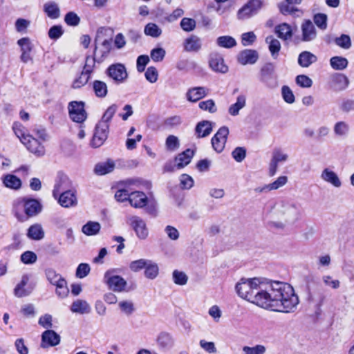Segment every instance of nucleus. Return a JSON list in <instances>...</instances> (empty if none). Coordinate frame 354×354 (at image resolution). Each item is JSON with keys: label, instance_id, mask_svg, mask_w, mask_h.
Masks as SVG:
<instances>
[{"label": "nucleus", "instance_id": "f257e3e1", "mask_svg": "<svg viewBox=\"0 0 354 354\" xmlns=\"http://www.w3.org/2000/svg\"><path fill=\"white\" fill-rule=\"evenodd\" d=\"M263 286L259 278L241 279L235 289L242 299L273 311L288 313L298 305L299 298L290 285L272 281Z\"/></svg>", "mask_w": 354, "mask_h": 354}, {"label": "nucleus", "instance_id": "f03ea898", "mask_svg": "<svg viewBox=\"0 0 354 354\" xmlns=\"http://www.w3.org/2000/svg\"><path fill=\"white\" fill-rule=\"evenodd\" d=\"M42 207L41 203L35 198H19L13 203L15 216L20 222L37 216L41 212Z\"/></svg>", "mask_w": 354, "mask_h": 354}, {"label": "nucleus", "instance_id": "7ed1b4c3", "mask_svg": "<svg viewBox=\"0 0 354 354\" xmlns=\"http://www.w3.org/2000/svg\"><path fill=\"white\" fill-rule=\"evenodd\" d=\"M12 129L21 143L26 146L30 152L37 156H42L45 154L44 147L37 139L27 133V130L21 124L15 122Z\"/></svg>", "mask_w": 354, "mask_h": 354}, {"label": "nucleus", "instance_id": "20e7f679", "mask_svg": "<svg viewBox=\"0 0 354 354\" xmlns=\"http://www.w3.org/2000/svg\"><path fill=\"white\" fill-rule=\"evenodd\" d=\"M277 214L279 218L289 224H294L301 216L299 204L290 200L281 201L277 208Z\"/></svg>", "mask_w": 354, "mask_h": 354}, {"label": "nucleus", "instance_id": "39448f33", "mask_svg": "<svg viewBox=\"0 0 354 354\" xmlns=\"http://www.w3.org/2000/svg\"><path fill=\"white\" fill-rule=\"evenodd\" d=\"M106 30L101 28L97 31L95 38L93 56L97 63H102L109 56L111 50V39H102L103 32Z\"/></svg>", "mask_w": 354, "mask_h": 354}, {"label": "nucleus", "instance_id": "423d86ee", "mask_svg": "<svg viewBox=\"0 0 354 354\" xmlns=\"http://www.w3.org/2000/svg\"><path fill=\"white\" fill-rule=\"evenodd\" d=\"M274 64L268 62L265 64L259 71L260 82L270 88H274L278 86L277 77L274 75Z\"/></svg>", "mask_w": 354, "mask_h": 354}, {"label": "nucleus", "instance_id": "0eeeda50", "mask_svg": "<svg viewBox=\"0 0 354 354\" xmlns=\"http://www.w3.org/2000/svg\"><path fill=\"white\" fill-rule=\"evenodd\" d=\"M106 75L111 78L115 84L124 83L129 76L125 66L121 63L111 64L106 70Z\"/></svg>", "mask_w": 354, "mask_h": 354}, {"label": "nucleus", "instance_id": "6e6552de", "mask_svg": "<svg viewBox=\"0 0 354 354\" xmlns=\"http://www.w3.org/2000/svg\"><path fill=\"white\" fill-rule=\"evenodd\" d=\"M84 102L72 101L68 104V113L71 119L75 122L82 123L87 118V113L84 109Z\"/></svg>", "mask_w": 354, "mask_h": 354}, {"label": "nucleus", "instance_id": "1a4fd4ad", "mask_svg": "<svg viewBox=\"0 0 354 354\" xmlns=\"http://www.w3.org/2000/svg\"><path fill=\"white\" fill-rule=\"evenodd\" d=\"M104 281L109 288L114 292H122L127 284L124 278L114 274V270H108L104 274Z\"/></svg>", "mask_w": 354, "mask_h": 354}, {"label": "nucleus", "instance_id": "9d476101", "mask_svg": "<svg viewBox=\"0 0 354 354\" xmlns=\"http://www.w3.org/2000/svg\"><path fill=\"white\" fill-rule=\"evenodd\" d=\"M109 133V124H106L104 122H98L95 127L91 145L95 148L102 146L107 139Z\"/></svg>", "mask_w": 354, "mask_h": 354}, {"label": "nucleus", "instance_id": "9b49d317", "mask_svg": "<svg viewBox=\"0 0 354 354\" xmlns=\"http://www.w3.org/2000/svg\"><path fill=\"white\" fill-rule=\"evenodd\" d=\"M128 223L133 227L137 236L140 239H145L148 236V230L146 223L138 216H131L128 218Z\"/></svg>", "mask_w": 354, "mask_h": 354}, {"label": "nucleus", "instance_id": "f8f14e48", "mask_svg": "<svg viewBox=\"0 0 354 354\" xmlns=\"http://www.w3.org/2000/svg\"><path fill=\"white\" fill-rule=\"evenodd\" d=\"M229 129L227 127H221L216 133L212 138V145L216 152H221L227 141Z\"/></svg>", "mask_w": 354, "mask_h": 354}, {"label": "nucleus", "instance_id": "ddd939ff", "mask_svg": "<svg viewBox=\"0 0 354 354\" xmlns=\"http://www.w3.org/2000/svg\"><path fill=\"white\" fill-rule=\"evenodd\" d=\"M60 336L53 330H46L41 335V347L46 348L59 344Z\"/></svg>", "mask_w": 354, "mask_h": 354}, {"label": "nucleus", "instance_id": "4468645a", "mask_svg": "<svg viewBox=\"0 0 354 354\" xmlns=\"http://www.w3.org/2000/svg\"><path fill=\"white\" fill-rule=\"evenodd\" d=\"M301 41L308 42L317 37L316 28L310 20H305L301 26Z\"/></svg>", "mask_w": 354, "mask_h": 354}, {"label": "nucleus", "instance_id": "2eb2a0df", "mask_svg": "<svg viewBox=\"0 0 354 354\" xmlns=\"http://www.w3.org/2000/svg\"><path fill=\"white\" fill-rule=\"evenodd\" d=\"M209 67L214 71L225 73L228 71V67L224 64V59L221 55L212 53L209 55Z\"/></svg>", "mask_w": 354, "mask_h": 354}, {"label": "nucleus", "instance_id": "dca6fc26", "mask_svg": "<svg viewBox=\"0 0 354 354\" xmlns=\"http://www.w3.org/2000/svg\"><path fill=\"white\" fill-rule=\"evenodd\" d=\"M348 77L342 73H335L330 77V86L335 91L344 90L348 86Z\"/></svg>", "mask_w": 354, "mask_h": 354}, {"label": "nucleus", "instance_id": "f3484780", "mask_svg": "<svg viewBox=\"0 0 354 354\" xmlns=\"http://www.w3.org/2000/svg\"><path fill=\"white\" fill-rule=\"evenodd\" d=\"M288 158V154L283 153L281 149H274L269 166V176H273L277 171L279 163L286 162Z\"/></svg>", "mask_w": 354, "mask_h": 354}, {"label": "nucleus", "instance_id": "a211bd4d", "mask_svg": "<svg viewBox=\"0 0 354 354\" xmlns=\"http://www.w3.org/2000/svg\"><path fill=\"white\" fill-rule=\"evenodd\" d=\"M29 281V277L28 274H24L21 277V281L17 284L14 288V295L18 298L27 297L32 292L33 287L26 288V286Z\"/></svg>", "mask_w": 354, "mask_h": 354}, {"label": "nucleus", "instance_id": "6ab92c4d", "mask_svg": "<svg viewBox=\"0 0 354 354\" xmlns=\"http://www.w3.org/2000/svg\"><path fill=\"white\" fill-rule=\"evenodd\" d=\"M259 59V54L255 50L246 49L241 51L238 56V62L242 65L254 64Z\"/></svg>", "mask_w": 354, "mask_h": 354}, {"label": "nucleus", "instance_id": "aec40b11", "mask_svg": "<svg viewBox=\"0 0 354 354\" xmlns=\"http://www.w3.org/2000/svg\"><path fill=\"white\" fill-rule=\"evenodd\" d=\"M129 202L135 208H142L147 205L148 198L142 192H132L130 194Z\"/></svg>", "mask_w": 354, "mask_h": 354}, {"label": "nucleus", "instance_id": "412c9836", "mask_svg": "<svg viewBox=\"0 0 354 354\" xmlns=\"http://www.w3.org/2000/svg\"><path fill=\"white\" fill-rule=\"evenodd\" d=\"M77 197L74 192L67 190L63 192L59 197V203L64 207H71L77 205Z\"/></svg>", "mask_w": 354, "mask_h": 354}, {"label": "nucleus", "instance_id": "4be33fe9", "mask_svg": "<svg viewBox=\"0 0 354 354\" xmlns=\"http://www.w3.org/2000/svg\"><path fill=\"white\" fill-rule=\"evenodd\" d=\"M17 44L21 47L22 52L21 55V59L22 62L26 63L31 59L30 53L32 49V44L28 37L21 38L18 40Z\"/></svg>", "mask_w": 354, "mask_h": 354}, {"label": "nucleus", "instance_id": "5701e85b", "mask_svg": "<svg viewBox=\"0 0 354 354\" xmlns=\"http://www.w3.org/2000/svg\"><path fill=\"white\" fill-rule=\"evenodd\" d=\"M208 89L203 86L193 87L189 88L187 93V99L192 102H195L202 99L207 95Z\"/></svg>", "mask_w": 354, "mask_h": 354}, {"label": "nucleus", "instance_id": "b1692460", "mask_svg": "<svg viewBox=\"0 0 354 354\" xmlns=\"http://www.w3.org/2000/svg\"><path fill=\"white\" fill-rule=\"evenodd\" d=\"M194 154V151L190 149H187L179 153L175 158L176 169H180L187 166L191 162Z\"/></svg>", "mask_w": 354, "mask_h": 354}, {"label": "nucleus", "instance_id": "393cba45", "mask_svg": "<svg viewBox=\"0 0 354 354\" xmlns=\"http://www.w3.org/2000/svg\"><path fill=\"white\" fill-rule=\"evenodd\" d=\"M212 131V122L208 120L199 122L195 128L197 138H204L209 136Z\"/></svg>", "mask_w": 354, "mask_h": 354}, {"label": "nucleus", "instance_id": "a878e982", "mask_svg": "<svg viewBox=\"0 0 354 354\" xmlns=\"http://www.w3.org/2000/svg\"><path fill=\"white\" fill-rule=\"evenodd\" d=\"M321 178L335 187H339L342 185V182L337 174L328 168L323 170Z\"/></svg>", "mask_w": 354, "mask_h": 354}, {"label": "nucleus", "instance_id": "bb28decb", "mask_svg": "<svg viewBox=\"0 0 354 354\" xmlns=\"http://www.w3.org/2000/svg\"><path fill=\"white\" fill-rule=\"evenodd\" d=\"M201 40L196 35H191L184 42V48L188 52H197L201 48Z\"/></svg>", "mask_w": 354, "mask_h": 354}, {"label": "nucleus", "instance_id": "cd10ccee", "mask_svg": "<svg viewBox=\"0 0 354 354\" xmlns=\"http://www.w3.org/2000/svg\"><path fill=\"white\" fill-rule=\"evenodd\" d=\"M91 306L88 302L82 299H77L71 306V310L78 314H88L91 312Z\"/></svg>", "mask_w": 354, "mask_h": 354}, {"label": "nucleus", "instance_id": "c85d7f7f", "mask_svg": "<svg viewBox=\"0 0 354 354\" xmlns=\"http://www.w3.org/2000/svg\"><path fill=\"white\" fill-rule=\"evenodd\" d=\"M274 31L279 38L285 41L291 39L292 37V29L291 26L286 23L277 25L275 27Z\"/></svg>", "mask_w": 354, "mask_h": 354}, {"label": "nucleus", "instance_id": "c756f323", "mask_svg": "<svg viewBox=\"0 0 354 354\" xmlns=\"http://www.w3.org/2000/svg\"><path fill=\"white\" fill-rule=\"evenodd\" d=\"M317 60V56L309 51H303L298 57V64L301 67L305 68L310 66L312 64L316 62Z\"/></svg>", "mask_w": 354, "mask_h": 354}, {"label": "nucleus", "instance_id": "7c9ffc66", "mask_svg": "<svg viewBox=\"0 0 354 354\" xmlns=\"http://www.w3.org/2000/svg\"><path fill=\"white\" fill-rule=\"evenodd\" d=\"M266 42L268 44V49L272 57L274 59H277L281 48L280 41L273 36L270 35L266 38Z\"/></svg>", "mask_w": 354, "mask_h": 354}, {"label": "nucleus", "instance_id": "2f4dec72", "mask_svg": "<svg viewBox=\"0 0 354 354\" xmlns=\"http://www.w3.org/2000/svg\"><path fill=\"white\" fill-rule=\"evenodd\" d=\"M2 180L5 187L12 189L17 190L21 187V180L13 174L5 175Z\"/></svg>", "mask_w": 354, "mask_h": 354}, {"label": "nucleus", "instance_id": "473e14b6", "mask_svg": "<svg viewBox=\"0 0 354 354\" xmlns=\"http://www.w3.org/2000/svg\"><path fill=\"white\" fill-rule=\"evenodd\" d=\"M246 105V97L244 95H239L236 97V102L232 104L228 109V113L232 116L239 115V111Z\"/></svg>", "mask_w": 354, "mask_h": 354}, {"label": "nucleus", "instance_id": "72a5a7b5", "mask_svg": "<svg viewBox=\"0 0 354 354\" xmlns=\"http://www.w3.org/2000/svg\"><path fill=\"white\" fill-rule=\"evenodd\" d=\"M114 168V162L109 160L106 162L97 164L95 167L94 171L97 175H105L113 171Z\"/></svg>", "mask_w": 354, "mask_h": 354}, {"label": "nucleus", "instance_id": "f704fd0d", "mask_svg": "<svg viewBox=\"0 0 354 354\" xmlns=\"http://www.w3.org/2000/svg\"><path fill=\"white\" fill-rule=\"evenodd\" d=\"M101 229V225L98 222L88 221L82 226V232L86 236L97 235Z\"/></svg>", "mask_w": 354, "mask_h": 354}, {"label": "nucleus", "instance_id": "c9c22d12", "mask_svg": "<svg viewBox=\"0 0 354 354\" xmlns=\"http://www.w3.org/2000/svg\"><path fill=\"white\" fill-rule=\"evenodd\" d=\"M27 236L32 240H41L44 237V232L40 224H34L31 225L27 232Z\"/></svg>", "mask_w": 354, "mask_h": 354}, {"label": "nucleus", "instance_id": "e433bc0d", "mask_svg": "<svg viewBox=\"0 0 354 354\" xmlns=\"http://www.w3.org/2000/svg\"><path fill=\"white\" fill-rule=\"evenodd\" d=\"M93 89L95 95L100 98L105 97L108 93L106 84L104 82L100 80H95L93 82Z\"/></svg>", "mask_w": 354, "mask_h": 354}, {"label": "nucleus", "instance_id": "4c0bfd02", "mask_svg": "<svg viewBox=\"0 0 354 354\" xmlns=\"http://www.w3.org/2000/svg\"><path fill=\"white\" fill-rule=\"evenodd\" d=\"M330 64L334 70L342 71L348 66V61L345 57L334 56L330 58Z\"/></svg>", "mask_w": 354, "mask_h": 354}, {"label": "nucleus", "instance_id": "58836bf2", "mask_svg": "<svg viewBox=\"0 0 354 354\" xmlns=\"http://www.w3.org/2000/svg\"><path fill=\"white\" fill-rule=\"evenodd\" d=\"M44 12L50 19H57L60 16V11L57 4L55 2L46 3L44 6Z\"/></svg>", "mask_w": 354, "mask_h": 354}, {"label": "nucleus", "instance_id": "ea45409f", "mask_svg": "<svg viewBox=\"0 0 354 354\" xmlns=\"http://www.w3.org/2000/svg\"><path fill=\"white\" fill-rule=\"evenodd\" d=\"M158 345L162 348L170 347L173 345L174 341L171 336L165 332L160 333L157 337Z\"/></svg>", "mask_w": 354, "mask_h": 354}, {"label": "nucleus", "instance_id": "a19ab883", "mask_svg": "<svg viewBox=\"0 0 354 354\" xmlns=\"http://www.w3.org/2000/svg\"><path fill=\"white\" fill-rule=\"evenodd\" d=\"M45 274L48 281L55 286L61 282V280L65 279L53 268L46 269Z\"/></svg>", "mask_w": 354, "mask_h": 354}, {"label": "nucleus", "instance_id": "79ce46f5", "mask_svg": "<svg viewBox=\"0 0 354 354\" xmlns=\"http://www.w3.org/2000/svg\"><path fill=\"white\" fill-rule=\"evenodd\" d=\"M159 273V268L157 263L152 262L149 260V263H147L145 270V276L149 279H154Z\"/></svg>", "mask_w": 354, "mask_h": 354}, {"label": "nucleus", "instance_id": "37998d69", "mask_svg": "<svg viewBox=\"0 0 354 354\" xmlns=\"http://www.w3.org/2000/svg\"><path fill=\"white\" fill-rule=\"evenodd\" d=\"M349 131V125L346 122H337L334 125V133L337 136H346L348 134Z\"/></svg>", "mask_w": 354, "mask_h": 354}, {"label": "nucleus", "instance_id": "c03bdc74", "mask_svg": "<svg viewBox=\"0 0 354 354\" xmlns=\"http://www.w3.org/2000/svg\"><path fill=\"white\" fill-rule=\"evenodd\" d=\"M216 44L220 47L230 48L236 45V41L231 36H221L217 38Z\"/></svg>", "mask_w": 354, "mask_h": 354}, {"label": "nucleus", "instance_id": "a18cd8bd", "mask_svg": "<svg viewBox=\"0 0 354 354\" xmlns=\"http://www.w3.org/2000/svg\"><path fill=\"white\" fill-rule=\"evenodd\" d=\"M118 106L115 104H111L110 106L107 108L105 111L104 113L102 115L101 120L99 122H104L106 124H109V122L111 120L112 118L116 113Z\"/></svg>", "mask_w": 354, "mask_h": 354}, {"label": "nucleus", "instance_id": "49530a36", "mask_svg": "<svg viewBox=\"0 0 354 354\" xmlns=\"http://www.w3.org/2000/svg\"><path fill=\"white\" fill-rule=\"evenodd\" d=\"M174 282L180 286L185 285L188 281V277L182 271L175 270L172 274Z\"/></svg>", "mask_w": 354, "mask_h": 354}, {"label": "nucleus", "instance_id": "de8ad7c7", "mask_svg": "<svg viewBox=\"0 0 354 354\" xmlns=\"http://www.w3.org/2000/svg\"><path fill=\"white\" fill-rule=\"evenodd\" d=\"M145 33L153 37H158L161 35L162 30L156 24L149 23L145 28Z\"/></svg>", "mask_w": 354, "mask_h": 354}, {"label": "nucleus", "instance_id": "09e8293b", "mask_svg": "<svg viewBox=\"0 0 354 354\" xmlns=\"http://www.w3.org/2000/svg\"><path fill=\"white\" fill-rule=\"evenodd\" d=\"M149 260L140 259L138 260L133 261L129 264V268L133 272H138L143 268H145Z\"/></svg>", "mask_w": 354, "mask_h": 354}, {"label": "nucleus", "instance_id": "8fccbe9b", "mask_svg": "<svg viewBox=\"0 0 354 354\" xmlns=\"http://www.w3.org/2000/svg\"><path fill=\"white\" fill-rule=\"evenodd\" d=\"M64 34V30L60 25L53 26L48 30V35L50 39L57 40Z\"/></svg>", "mask_w": 354, "mask_h": 354}, {"label": "nucleus", "instance_id": "3c124183", "mask_svg": "<svg viewBox=\"0 0 354 354\" xmlns=\"http://www.w3.org/2000/svg\"><path fill=\"white\" fill-rule=\"evenodd\" d=\"M20 259L24 264H33L37 261V256L34 252L26 251L21 254Z\"/></svg>", "mask_w": 354, "mask_h": 354}, {"label": "nucleus", "instance_id": "603ef678", "mask_svg": "<svg viewBox=\"0 0 354 354\" xmlns=\"http://www.w3.org/2000/svg\"><path fill=\"white\" fill-rule=\"evenodd\" d=\"M281 95L283 100L288 104H292L295 101L293 92L288 86H283L281 88Z\"/></svg>", "mask_w": 354, "mask_h": 354}, {"label": "nucleus", "instance_id": "864d4df0", "mask_svg": "<svg viewBox=\"0 0 354 354\" xmlns=\"http://www.w3.org/2000/svg\"><path fill=\"white\" fill-rule=\"evenodd\" d=\"M165 145L167 149L171 151H176L180 146L178 138L173 135H170L167 138Z\"/></svg>", "mask_w": 354, "mask_h": 354}, {"label": "nucleus", "instance_id": "5fc2aeb1", "mask_svg": "<svg viewBox=\"0 0 354 354\" xmlns=\"http://www.w3.org/2000/svg\"><path fill=\"white\" fill-rule=\"evenodd\" d=\"M198 106L202 110L207 111L211 113H216L217 111L216 106L213 100H207L206 101L201 102Z\"/></svg>", "mask_w": 354, "mask_h": 354}, {"label": "nucleus", "instance_id": "6e6d98bb", "mask_svg": "<svg viewBox=\"0 0 354 354\" xmlns=\"http://www.w3.org/2000/svg\"><path fill=\"white\" fill-rule=\"evenodd\" d=\"M89 77L90 75L82 71L80 75L73 81V87L74 88H81L88 82Z\"/></svg>", "mask_w": 354, "mask_h": 354}, {"label": "nucleus", "instance_id": "4d7b16f0", "mask_svg": "<svg viewBox=\"0 0 354 354\" xmlns=\"http://www.w3.org/2000/svg\"><path fill=\"white\" fill-rule=\"evenodd\" d=\"M118 306L120 310L127 315H131L135 310L133 304L131 301H122Z\"/></svg>", "mask_w": 354, "mask_h": 354}, {"label": "nucleus", "instance_id": "13d9d810", "mask_svg": "<svg viewBox=\"0 0 354 354\" xmlns=\"http://www.w3.org/2000/svg\"><path fill=\"white\" fill-rule=\"evenodd\" d=\"M180 185L182 189H189L194 185L193 178L188 174H183L180 177Z\"/></svg>", "mask_w": 354, "mask_h": 354}, {"label": "nucleus", "instance_id": "bf43d9fd", "mask_svg": "<svg viewBox=\"0 0 354 354\" xmlns=\"http://www.w3.org/2000/svg\"><path fill=\"white\" fill-rule=\"evenodd\" d=\"M288 182V178L287 176H279L275 181H274L272 183L267 185V188H268L269 190H276L279 188L283 187Z\"/></svg>", "mask_w": 354, "mask_h": 354}, {"label": "nucleus", "instance_id": "052dcab7", "mask_svg": "<svg viewBox=\"0 0 354 354\" xmlns=\"http://www.w3.org/2000/svg\"><path fill=\"white\" fill-rule=\"evenodd\" d=\"M181 122V118L179 115H174L167 118L164 121V126L167 128L172 129L179 126Z\"/></svg>", "mask_w": 354, "mask_h": 354}, {"label": "nucleus", "instance_id": "680f3d73", "mask_svg": "<svg viewBox=\"0 0 354 354\" xmlns=\"http://www.w3.org/2000/svg\"><path fill=\"white\" fill-rule=\"evenodd\" d=\"M180 27L186 32L192 31L196 27V21L191 18L185 17L180 21Z\"/></svg>", "mask_w": 354, "mask_h": 354}, {"label": "nucleus", "instance_id": "e2e57ef3", "mask_svg": "<svg viewBox=\"0 0 354 354\" xmlns=\"http://www.w3.org/2000/svg\"><path fill=\"white\" fill-rule=\"evenodd\" d=\"M244 354H264L266 347L263 345H257L254 347L245 346L243 348Z\"/></svg>", "mask_w": 354, "mask_h": 354}, {"label": "nucleus", "instance_id": "0e129e2a", "mask_svg": "<svg viewBox=\"0 0 354 354\" xmlns=\"http://www.w3.org/2000/svg\"><path fill=\"white\" fill-rule=\"evenodd\" d=\"M335 44L344 49H348L351 46L350 37L346 35H342L335 39Z\"/></svg>", "mask_w": 354, "mask_h": 354}, {"label": "nucleus", "instance_id": "69168bd1", "mask_svg": "<svg viewBox=\"0 0 354 354\" xmlns=\"http://www.w3.org/2000/svg\"><path fill=\"white\" fill-rule=\"evenodd\" d=\"M90 270L91 268L88 264L82 263L77 266L75 275L77 278L82 279L89 274Z\"/></svg>", "mask_w": 354, "mask_h": 354}, {"label": "nucleus", "instance_id": "338daca9", "mask_svg": "<svg viewBox=\"0 0 354 354\" xmlns=\"http://www.w3.org/2000/svg\"><path fill=\"white\" fill-rule=\"evenodd\" d=\"M315 24L322 30L327 28V16L325 14L319 13L314 16Z\"/></svg>", "mask_w": 354, "mask_h": 354}, {"label": "nucleus", "instance_id": "774afa93", "mask_svg": "<svg viewBox=\"0 0 354 354\" xmlns=\"http://www.w3.org/2000/svg\"><path fill=\"white\" fill-rule=\"evenodd\" d=\"M64 21L68 26H76L80 24V19L75 12H69L65 15Z\"/></svg>", "mask_w": 354, "mask_h": 354}]
</instances>
